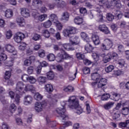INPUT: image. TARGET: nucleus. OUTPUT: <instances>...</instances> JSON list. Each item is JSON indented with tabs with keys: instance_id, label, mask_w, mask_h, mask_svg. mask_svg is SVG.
Here are the masks:
<instances>
[{
	"instance_id": "obj_16",
	"label": "nucleus",
	"mask_w": 129,
	"mask_h": 129,
	"mask_svg": "<svg viewBox=\"0 0 129 129\" xmlns=\"http://www.w3.org/2000/svg\"><path fill=\"white\" fill-rule=\"evenodd\" d=\"M101 57H102L104 63L109 62L112 58L111 52H109L107 54H105V53L102 54H101Z\"/></svg>"
},
{
	"instance_id": "obj_29",
	"label": "nucleus",
	"mask_w": 129,
	"mask_h": 129,
	"mask_svg": "<svg viewBox=\"0 0 129 129\" xmlns=\"http://www.w3.org/2000/svg\"><path fill=\"white\" fill-rule=\"evenodd\" d=\"M114 105V102H108L103 105L102 107L104 108L106 110H108V109H110L111 107H112Z\"/></svg>"
},
{
	"instance_id": "obj_13",
	"label": "nucleus",
	"mask_w": 129,
	"mask_h": 129,
	"mask_svg": "<svg viewBox=\"0 0 129 129\" xmlns=\"http://www.w3.org/2000/svg\"><path fill=\"white\" fill-rule=\"evenodd\" d=\"M74 23L76 25H82L83 28L86 29L87 28V24L85 23L84 20H83V18L80 16H77L74 19Z\"/></svg>"
},
{
	"instance_id": "obj_17",
	"label": "nucleus",
	"mask_w": 129,
	"mask_h": 129,
	"mask_svg": "<svg viewBox=\"0 0 129 129\" xmlns=\"http://www.w3.org/2000/svg\"><path fill=\"white\" fill-rule=\"evenodd\" d=\"M36 88L34 86L30 84H26L24 86V93L30 91V92L34 93L35 91Z\"/></svg>"
},
{
	"instance_id": "obj_64",
	"label": "nucleus",
	"mask_w": 129,
	"mask_h": 129,
	"mask_svg": "<svg viewBox=\"0 0 129 129\" xmlns=\"http://www.w3.org/2000/svg\"><path fill=\"white\" fill-rule=\"evenodd\" d=\"M115 17H117L118 19H121L122 17V14L120 11H116L115 13Z\"/></svg>"
},
{
	"instance_id": "obj_22",
	"label": "nucleus",
	"mask_w": 129,
	"mask_h": 129,
	"mask_svg": "<svg viewBox=\"0 0 129 129\" xmlns=\"http://www.w3.org/2000/svg\"><path fill=\"white\" fill-rule=\"evenodd\" d=\"M92 40L94 45L97 46L100 44V40H99V36L97 34H93L92 35Z\"/></svg>"
},
{
	"instance_id": "obj_11",
	"label": "nucleus",
	"mask_w": 129,
	"mask_h": 129,
	"mask_svg": "<svg viewBox=\"0 0 129 129\" xmlns=\"http://www.w3.org/2000/svg\"><path fill=\"white\" fill-rule=\"evenodd\" d=\"M26 38L25 34L22 32H17L14 36V40L16 43H21L22 41Z\"/></svg>"
},
{
	"instance_id": "obj_24",
	"label": "nucleus",
	"mask_w": 129,
	"mask_h": 129,
	"mask_svg": "<svg viewBox=\"0 0 129 129\" xmlns=\"http://www.w3.org/2000/svg\"><path fill=\"white\" fill-rule=\"evenodd\" d=\"M33 101V98L30 95H27L24 97V104L25 105H30Z\"/></svg>"
},
{
	"instance_id": "obj_37",
	"label": "nucleus",
	"mask_w": 129,
	"mask_h": 129,
	"mask_svg": "<svg viewBox=\"0 0 129 129\" xmlns=\"http://www.w3.org/2000/svg\"><path fill=\"white\" fill-rule=\"evenodd\" d=\"M19 43L20 44L18 46L19 50L24 51V50H26V49H27V46H28L27 44L25 42H20Z\"/></svg>"
},
{
	"instance_id": "obj_7",
	"label": "nucleus",
	"mask_w": 129,
	"mask_h": 129,
	"mask_svg": "<svg viewBox=\"0 0 129 129\" xmlns=\"http://www.w3.org/2000/svg\"><path fill=\"white\" fill-rule=\"evenodd\" d=\"M77 29L74 27L69 26L62 31V34L64 37H69L71 35L76 34Z\"/></svg>"
},
{
	"instance_id": "obj_25",
	"label": "nucleus",
	"mask_w": 129,
	"mask_h": 129,
	"mask_svg": "<svg viewBox=\"0 0 129 129\" xmlns=\"http://www.w3.org/2000/svg\"><path fill=\"white\" fill-rule=\"evenodd\" d=\"M110 96V99L114 100V101H118L119 98H120V94H117L115 92H112Z\"/></svg>"
},
{
	"instance_id": "obj_52",
	"label": "nucleus",
	"mask_w": 129,
	"mask_h": 129,
	"mask_svg": "<svg viewBox=\"0 0 129 129\" xmlns=\"http://www.w3.org/2000/svg\"><path fill=\"white\" fill-rule=\"evenodd\" d=\"M16 109H17V106H16V105H15V104H12L10 105L9 111L12 113H14V112L16 111Z\"/></svg>"
},
{
	"instance_id": "obj_60",
	"label": "nucleus",
	"mask_w": 129,
	"mask_h": 129,
	"mask_svg": "<svg viewBox=\"0 0 129 129\" xmlns=\"http://www.w3.org/2000/svg\"><path fill=\"white\" fill-rule=\"evenodd\" d=\"M42 35L45 38H49L50 37V32L48 30H44L42 31Z\"/></svg>"
},
{
	"instance_id": "obj_20",
	"label": "nucleus",
	"mask_w": 129,
	"mask_h": 129,
	"mask_svg": "<svg viewBox=\"0 0 129 129\" xmlns=\"http://www.w3.org/2000/svg\"><path fill=\"white\" fill-rule=\"evenodd\" d=\"M36 60V57L34 56H31L29 57V58L25 59L24 61V66H30L32 64V63L34 62Z\"/></svg>"
},
{
	"instance_id": "obj_43",
	"label": "nucleus",
	"mask_w": 129,
	"mask_h": 129,
	"mask_svg": "<svg viewBox=\"0 0 129 129\" xmlns=\"http://www.w3.org/2000/svg\"><path fill=\"white\" fill-rule=\"evenodd\" d=\"M85 50L87 51L88 53H90L92 52V50H93V47L91 44H87L85 46Z\"/></svg>"
},
{
	"instance_id": "obj_33",
	"label": "nucleus",
	"mask_w": 129,
	"mask_h": 129,
	"mask_svg": "<svg viewBox=\"0 0 129 129\" xmlns=\"http://www.w3.org/2000/svg\"><path fill=\"white\" fill-rule=\"evenodd\" d=\"M8 59V56L7 54L4 53H2L0 54V66L3 64V62H5L6 60Z\"/></svg>"
},
{
	"instance_id": "obj_5",
	"label": "nucleus",
	"mask_w": 129,
	"mask_h": 129,
	"mask_svg": "<svg viewBox=\"0 0 129 129\" xmlns=\"http://www.w3.org/2000/svg\"><path fill=\"white\" fill-rule=\"evenodd\" d=\"M99 5L102 6L104 9H109L111 6L116 7L117 9L121 8V4H120L119 0L113 1L111 4H109L108 1H101L99 2Z\"/></svg>"
},
{
	"instance_id": "obj_47",
	"label": "nucleus",
	"mask_w": 129,
	"mask_h": 129,
	"mask_svg": "<svg viewBox=\"0 0 129 129\" xmlns=\"http://www.w3.org/2000/svg\"><path fill=\"white\" fill-rule=\"evenodd\" d=\"M47 98L52 99V102L53 104L56 103V102L58 101V97L57 96V95H54L53 97H52L51 95H48Z\"/></svg>"
},
{
	"instance_id": "obj_45",
	"label": "nucleus",
	"mask_w": 129,
	"mask_h": 129,
	"mask_svg": "<svg viewBox=\"0 0 129 129\" xmlns=\"http://www.w3.org/2000/svg\"><path fill=\"white\" fill-rule=\"evenodd\" d=\"M77 69L76 70V71L70 74V76H69V80H74V79H75V78H76V75H77Z\"/></svg>"
},
{
	"instance_id": "obj_54",
	"label": "nucleus",
	"mask_w": 129,
	"mask_h": 129,
	"mask_svg": "<svg viewBox=\"0 0 129 129\" xmlns=\"http://www.w3.org/2000/svg\"><path fill=\"white\" fill-rule=\"evenodd\" d=\"M76 57L78 60H83L85 58L84 54H82L81 52H78L76 54Z\"/></svg>"
},
{
	"instance_id": "obj_49",
	"label": "nucleus",
	"mask_w": 129,
	"mask_h": 129,
	"mask_svg": "<svg viewBox=\"0 0 129 129\" xmlns=\"http://www.w3.org/2000/svg\"><path fill=\"white\" fill-rule=\"evenodd\" d=\"M28 81L29 83H31V84H35V83L37 82V79L33 76H29L28 78V81Z\"/></svg>"
},
{
	"instance_id": "obj_57",
	"label": "nucleus",
	"mask_w": 129,
	"mask_h": 129,
	"mask_svg": "<svg viewBox=\"0 0 129 129\" xmlns=\"http://www.w3.org/2000/svg\"><path fill=\"white\" fill-rule=\"evenodd\" d=\"M91 77L93 80H96V81H97L99 79L98 77H99V74L97 73H94L92 74Z\"/></svg>"
},
{
	"instance_id": "obj_56",
	"label": "nucleus",
	"mask_w": 129,
	"mask_h": 129,
	"mask_svg": "<svg viewBox=\"0 0 129 129\" xmlns=\"http://www.w3.org/2000/svg\"><path fill=\"white\" fill-rule=\"evenodd\" d=\"M92 56L94 60L96 61V62H97V61H99V60L100 59L99 54L96 53H93L92 54Z\"/></svg>"
},
{
	"instance_id": "obj_9",
	"label": "nucleus",
	"mask_w": 129,
	"mask_h": 129,
	"mask_svg": "<svg viewBox=\"0 0 129 129\" xmlns=\"http://www.w3.org/2000/svg\"><path fill=\"white\" fill-rule=\"evenodd\" d=\"M68 58H70L69 54L63 50H61L60 53L57 54L56 60L57 62H62L64 59H68Z\"/></svg>"
},
{
	"instance_id": "obj_39",
	"label": "nucleus",
	"mask_w": 129,
	"mask_h": 129,
	"mask_svg": "<svg viewBox=\"0 0 129 129\" xmlns=\"http://www.w3.org/2000/svg\"><path fill=\"white\" fill-rule=\"evenodd\" d=\"M129 124V120H126L125 122H121L119 123V125L120 126H122V127H124V129H129V126H128Z\"/></svg>"
},
{
	"instance_id": "obj_48",
	"label": "nucleus",
	"mask_w": 129,
	"mask_h": 129,
	"mask_svg": "<svg viewBox=\"0 0 129 129\" xmlns=\"http://www.w3.org/2000/svg\"><path fill=\"white\" fill-rule=\"evenodd\" d=\"M54 77H55V75L54 74V73L53 72L50 71L47 73V78L49 80H52V79H54Z\"/></svg>"
},
{
	"instance_id": "obj_58",
	"label": "nucleus",
	"mask_w": 129,
	"mask_h": 129,
	"mask_svg": "<svg viewBox=\"0 0 129 129\" xmlns=\"http://www.w3.org/2000/svg\"><path fill=\"white\" fill-rule=\"evenodd\" d=\"M6 36L7 39H8V40H10L12 37H13V32L11 30H8L6 32Z\"/></svg>"
},
{
	"instance_id": "obj_6",
	"label": "nucleus",
	"mask_w": 129,
	"mask_h": 129,
	"mask_svg": "<svg viewBox=\"0 0 129 129\" xmlns=\"http://www.w3.org/2000/svg\"><path fill=\"white\" fill-rule=\"evenodd\" d=\"M101 7H102V6H100V5H99L95 7V10L97 13L96 21L98 23H103L105 21L104 17H103L102 12H101Z\"/></svg>"
},
{
	"instance_id": "obj_46",
	"label": "nucleus",
	"mask_w": 129,
	"mask_h": 129,
	"mask_svg": "<svg viewBox=\"0 0 129 129\" xmlns=\"http://www.w3.org/2000/svg\"><path fill=\"white\" fill-rule=\"evenodd\" d=\"M34 97L35 99L38 101H40V100H42V99H43V96L38 92L35 93Z\"/></svg>"
},
{
	"instance_id": "obj_27",
	"label": "nucleus",
	"mask_w": 129,
	"mask_h": 129,
	"mask_svg": "<svg viewBox=\"0 0 129 129\" xmlns=\"http://www.w3.org/2000/svg\"><path fill=\"white\" fill-rule=\"evenodd\" d=\"M16 22L19 27H25L26 26V22L23 17H18L17 18Z\"/></svg>"
},
{
	"instance_id": "obj_42",
	"label": "nucleus",
	"mask_w": 129,
	"mask_h": 129,
	"mask_svg": "<svg viewBox=\"0 0 129 129\" xmlns=\"http://www.w3.org/2000/svg\"><path fill=\"white\" fill-rule=\"evenodd\" d=\"M46 77L40 76L37 78V81L39 84H44L46 82Z\"/></svg>"
},
{
	"instance_id": "obj_40",
	"label": "nucleus",
	"mask_w": 129,
	"mask_h": 129,
	"mask_svg": "<svg viewBox=\"0 0 129 129\" xmlns=\"http://www.w3.org/2000/svg\"><path fill=\"white\" fill-rule=\"evenodd\" d=\"M42 5V1L40 0H33L32 2V5L34 7H36L37 9H39V7H40Z\"/></svg>"
},
{
	"instance_id": "obj_50",
	"label": "nucleus",
	"mask_w": 129,
	"mask_h": 129,
	"mask_svg": "<svg viewBox=\"0 0 129 129\" xmlns=\"http://www.w3.org/2000/svg\"><path fill=\"white\" fill-rule=\"evenodd\" d=\"M106 19L109 22H112L114 19V16L111 13H108L106 14Z\"/></svg>"
},
{
	"instance_id": "obj_12",
	"label": "nucleus",
	"mask_w": 129,
	"mask_h": 129,
	"mask_svg": "<svg viewBox=\"0 0 129 129\" xmlns=\"http://www.w3.org/2000/svg\"><path fill=\"white\" fill-rule=\"evenodd\" d=\"M25 84L23 82H18L16 84V92L19 94H23L25 89Z\"/></svg>"
},
{
	"instance_id": "obj_61",
	"label": "nucleus",
	"mask_w": 129,
	"mask_h": 129,
	"mask_svg": "<svg viewBox=\"0 0 129 129\" xmlns=\"http://www.w3.org/2000/svg\"><path fill=\"white\" fill-rule=\"evenodd\" d=\"M45 54L46 52L43 49H40L38 51V56L40 57V58H44V57L45 56Z\"/></svg>"
},
{
	"instance_id": "obj_2",
	"label": "nucleus",
	"mask_w": 129,
	"mask_h": 129,
	"mask_svg": "<svg viewBox=\"0 0 129 129\" xmlns=\"http://www.w3.org/2000/svg\"><path fill=\"white\" fill-rule=\"evenodd\" d=\"M69 106L72 109H75V111L78 114H81L83 112V109L79 106V102L76 99V96H72L69 97L68 100Z\"/></svg>"
},
{
	"instance_id": "obj_32",
	"label": "nucleus",
	"mask_w": 129,
	"mask_h": 129,
	"mask_svg": "<svg viewBox=\"0 0 129 129\" xmlns=\"http://www.w3.org/2000/svg\"><path fill=\"white\" fill-rule=\"evenodd\" d=\"M62 90L64 92H73L74 91V88L72 86H64L63 87Z\"/></svg>"
},
{
	"instance_id": "obj_3",
	"label": "nucleus",
	"mask_w": 129,
	"mask_h": 129,
	"mask_svg": "<svg viewBox=\"0 0 129 129\" xmlns=\"http://www.w3.org/2000/svg\"><path fill=\"white\" fill-rule=\"evenodd\" d=\"M5 49L8 53H11L12 55L10 57V61H12L11 58L13 60V62H15V59L17 58V55H18V51L15 48V47L10 44H6L5 45L4 47L3 45H0V51L1 52H5Z\"/></svg>"
},
{
	"instance_id": "obj_63",
	"label": "nucleus",
	"mask_w": 129,
	"mask_h": 129,
	"mask_svg": "<svg viewBox=\"0 0 129 129\" xmlns=\"http://www.w3.org/2000/svg\"><path fill=\"white\" fill-rule=\"evenodd\" d=\"M41 39V35L37 34H34L33 35L32 37V40H34V41H38V40H40Z\"/></svg>"
},
{
	"instance_id": "obj_36",
	"label": "nucleus",
	"mask_w": 129,
	"mask_h": 129,
	"mask_svg": "<svg viewBox=\"0 0 129 129\" xmlns=\"http://www.w3.org/2000/svg\"><path fill=\"white\" fill-rule=\"evenodd\" d=\"M49 19L50 20L51 22H52V23H53V24L58 21V17H57V15L55 14H51L49 16Z\"/></svg>"
},
{
	"instance_id": "obj_30",
	"label": "nucleus",
	"mask_w": 129,
	"mask_h": 129,
	"mask_svg": "<svg viewBox=\"0 0 129 129\" xmlns=\"http://www.w3.org/2000/svg\"><path fill=\"white\" fill-rule=\"evenodd\" d=\"M14 16V12L12 9H7L5 11V17L7 19H11Z\"/></svg>"
},
{
	"instance_id": "obj_35",
	"label": "nucleus",
	"mask_w": 129,
	"mask_h": 129,
	"mask_svg": "<svg viewBox=\"0 0 129 129\" xmlns=\"http://www.w3.org/2000/svg\"><path fill=\"white\" fill-rule=\"evenodd\" d=\"M62 47L67 51H73L74 48L71 47V45L69 43H65L62 44Z\"/></svg>"
},
{
	"instance_id": "obj_15",
	"label": "nucleus",
	"mask_w": 129,
	"mask_h": 129,
	"mask_svg": "<svg viewBox=\"0 0 129 129\" xmlns=\"http://www.w3.org/2000/svg\"><path fill=\"white\" fill-rule=\"evenodd\" d=\"M32 16L34 17V18H35V19H37V20L40 21V22H43L45 21V20H46L48 17L47 14H42L39 16V13L35 12V11H33Z\"/></svg>"
},
{
	"instance_id": "obj_26",
	"label": "nucleus",
	"mask_w": 129,
	"mask_h": 129,
	"mask_svg": "<svg viewBox=\"0 0 129 129\" xmlns=\"http://www.w3.org/2000/svg\"><path fill=\"white\" fill-rule=\"evenodd\" d=\"M70 18V15L69 14V13L67 12H63L61 15V21L65 22H68Z\"/></svg>"
},
{
	"instance_id": "obj_34",
	"label": "nucleus",
	"mask_w": 129,
	"mask_h": 129,
	"mask_svg": "<svg viewBox=\"0 0 129 129\" xmlns=\"http://www.w3.org/2000/svg\"><path fill=\"white\" fill-rule=\"evenodd\" d=\"M121 74H123V72L120 70H114L112 74L113 77H117L120 76Z\"/></svg>"
},
{
	"instance_id": "obj_31",
	"label": "nucleus",
	"mask_w": 129,
	"mask_h": 129,
	"mask_svg": "<svg viewBox=\"0 0 129 129\" xmlns=\"http://www.w3.org/2000/svg\"><path fill=\"white\" fill-rule=\"evenodd\" d=\"M44 89H45L46 91H47V92H48V93H51V92H53V90H54L53 85L51 84H47L45 85L44 86Z\"/></svg>"
},
{
	"instance_id": "obj_19",
	"label": "nucleus",
	"mask_w": 129,
	"mask_h": 129,
	"mask_svg": "<svg viewBox=\"0 0 129 129\" xmlns=\"http://www.w3.org/2000/svg\"><path fill=\"white\" fill-rule=\"evenodd\" d=\"M21 14L24 18L30 17V10L27 8H22L20 9Z\"/></svg>"
},
{
	"instance_id": "obj_62",
	"label": "nucleus",
	"mask_w": 129,
	"mask_h": 129,
	"mask_svg": "<svg viewBox=\"0 0 129 129\" xmlns=\"http://www.w3.org/2000/svg\"><path fill=\"white\" fill-rule=\"evenodd\" d=\"M29 76L26 74H24L21 77V79L23 80V81H24V82H27L29 80Z\"/></svg>"
},
{
	"instance_id": "obj_44",
	"label": "nucleus",
	"mask_w": 129,
	"mask_h": 129,
	"mask_svg": "<svg viewBox=\"0 0 129 129\" xmlns=\"http://www.w3.org/2000/svg\"><path fill=\"white\" fill-rule=\"evenodd\" d=\"M54 24L56 28L57 31H61V30L63 29V25L61 23H60V22H59V21Z\"/></svg>"
},
{
	"instance_id": "obj_10",
	"label": "nucleus",
	"mask_w": 129,
	"mask_h": 129,
	"mask_svg": "<svg viewBox=\"0 0 129 129\" xmlns=\"http://www.w3.org/2000/svg\"><path fill=\"white\" fill-rule=\"evenodd\" d=\"M107 84V80L104 78H102L100 80L98 79L96 82L92 83V85L93 86H95L97 85L98 88H102L103 86H105Z\"/></svg>"
},
{
	"instance_id": "obj_21",
	"label": "nucleus",
	"mask_w": 129,
	"mask_h": 129,
	"mask_svg": "<svg viewBox=\"0 0 129 129\" xmlns=\"http://www.w3.org/2000/svg\"><path fill=\"white\" fill-rule=\"evenodd\" d=\"M55 4H56L57 9H64L67 6V4L65 2L61 0H56Z\"/></svg>"
},
{
	"instance_id": "obj_59",
	"label": "nucleus",
	"mask_w": 129,
	"mask_h": 129,
	"mask_svg": "<svg viewBox=\"0 0 129 129\" xmlns=\"http://www.w3.org/2000/svg\"><path fill=\"white\" fill-rule=\"evenodd\" d=\"M128 107H124L121 110L122 114L123 115H127L128 114Z\"/></svg>"
},
{
	"instance_id": "obj_55",
	"label": "nucleus",
	"mask_w": 129,
	"mask_h": 129,
	"mask_svg": "<svg viewBox=\"0 0 129 129\" xmlns=\"http://www.w3.org/2000/svg\"><path fill=\"white\" fill-rule=\"evenodd\" d=\"M118 64L120 68H122L124 66H125V63L124 62V60L123 59H120L118 60Z\"/></svg>"
},
{
	"instance_id": "obj_8",
	"label": "nucleus",
	"mask_w": 129,
	"mask_h": 129,
	"mask_svg": "<svg viewBox=\"0 0 129 129\" xmlns=\"http://www.w3.org/2000/svg\"><path fill=\"white\" fill-rule=\"evenodd\" d=\"M112 46H113L112 40L110 39H106L104 40L103 43L102 44L101 49L102 51H107L111 49Z\"/></svg>"
},
{
	"instance_id": "obj_38",
	"label": "nucleus",
	"mask_w": 129,
	"mask_h": 129,
	"mask_svg": "<svg viewBox=\"0 0 129 129\" xmlns=\"http://www.w3.org/2000/svg\"><path fill=\"white\" fill-rule=\"evenodd\" d=\"M43 27L45 28V29H48L50 28L51 26H52V21L51 20H48L42 23Z\"/></svg>"
},
{
	"instance_id": "obj_41",
	"label": "nucleus",
	"mask_w": 129,
	"mask_h": 129,
	"mask_svg": "<svg viewBox=\"0 0 129 129\" xmlns=\"http://www.w3.org/2000/svg\"><path fill=\"white\" fill-rule=\"evenodd\" d=\"M109 98H110V95L109 93H105L102 95L101 97V99L103 101H106L108 99H109Z\"/></svg>"
},
{
	"instance_id": "obj_18",
	"label": "nucleus",
	"mask_w": 129,
	"mask_h": 129,
	"mask_svg": "<svg viewBox=\"0 0 129 129\" xmlns=\"http://www.w3.org/2000/svg\"><path fill=\"white\" fill-rule=\"evenodd\" d=\"M70 42L73 46L75 45H78L79 43H80V39L79 38V36H73L70 39Z\"/></svg>"
},
{
	"instance_id": "obj_51",
	"label": "nucleus",
	"mask_w": 129,
	"mask_h": 129,
	"mask_svg": "<svg viewBox=\"0 0 129 129\" xmlns=\"http://www.w3.org/2000/svg\"><path fill=\"white\" fill-rule=\"evenodd\" d=\"M113 69H114V66H113V65H110L105 69V71L107 73H109V72H111Z\"/></svg>"
},
{
	"instance_id": "obj_1",
	"label": "nucleus",
	"mask_w": 129,
	"mask_h": 129,
	"mask_svg": "<svg viewBox=\"0 0 129 129\" xmlns=\"http://www.w3.org/2000/svg\"><path fill=\"white\" fill-rule=\"evenodd\" d=\"M60 104L62 108H57L56 109V111L59 114L62 119V126H61L59 129H64V127H67L72 124L71 121H64V120H68L69 117L67 114H66V110L65 106H66V102H61Z\"/></svg>"
},
{
	"instance_id": "obj_23",
	"label": "nucleus",
	"mask_w": 129,
	"mask_h": 129,
	"mask_svg": "<svg viewBox=\"0 0 129 129\" xmlns=\"http://www.w3.org/2000/svg\"><path fill=\"white\" fill-rule=\"evenodd\" d=\"M98 29L101 32L104 33V34H109V33H110V31H109V30H108V28H107L106 26V25H104V24L99 25Z\"/></svg>"
},
{
	"instance_id": "obj_53",
	"label": "nucleus",
	"mask_w": 129,
	"mask_h": 129,
	"mask_svg": "<svg viewBox=\"0 0 129 129\" xmlns=\"http://www.w3.org/2000/svg\"><path fill=\"white\" fill-rule=\"evenodd\" d=\"M47 58L49 61H54L56 57H55V55L52 53H50L47 56Z\"/></svg>"
},
{
	"instance_id": "obj_14",
	"label": "nucleus",
	"mask_w": 129,
	"mask_h": 129,
	"mask_svg": "<svg viewBox=\"0 0 129 129\" xmlns=\"http://www.w3.org/2000/svg\"><path fill=\"white\" fill-rule=\"evenodd\" d=\"M47 105V101H44L41 104L40 102H36L35 104L34 109L37 112H40L43 110L44 106Z\"/></svg>"
},
{
	"instance_id": "obj_28",
	"label": "nucleus",
	"mask_w": 129,
	"mask_h": 129,
	"mask_svg": "<svg viewBox=\"0 0 129 129\" xmlns=\"http://www.w3.org/2000/svg\"><path fill=\"white\" fill-rule=\"evenodd\" d=\"M81 37L83 40L84 42H86V43H89L90 42V38H89V36H88V35L86 34V33L84 32H82L81 33Z\"/></svg>"
},
{
	"instance_id": "obj_4",
	"label": "nucleus",
	"mask_w": 129,
	"mask_h": 129,
	"mask_svg": "<svg viewBox=\"0 0 129 129\" xmlns=\"http://www.w3.org/2000/svg\"><path fill=\"white\" fill-rule=\"evenodd\" d=\"M10 59L11 60H9L5 63V69H9V71H6L5 73L4 79H5L6 81L9 80L11 78V76H12V71H13V66L14 62V59H12V57Z\"/></svg>"
}]
</instances>
